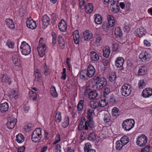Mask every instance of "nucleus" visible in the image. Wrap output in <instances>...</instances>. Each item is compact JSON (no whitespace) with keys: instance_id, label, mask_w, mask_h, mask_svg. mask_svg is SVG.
<instances>
[{"instance_id":"56","label":"nucleus","mask_w":152,"mask_h":152,"mask_svg":"<svg viewBox=\"0 0 152 152\" xmlns=\"http://www.w3.org/2000/svg\"><path fill=\"white\" fill-rule=\"evenodd\" d=\"M119 45L118 43H115L113 45V51H116L119 49Z\"/></svg>"},{"instance_id":"26","label":"nucleus","mask_w":152,"mask_h":152,"mask_svg":"<svg viewBox=\"0 0 152 152\" xmlns=\"http://www.w3.org/2000/svg\"><path fill=\"white\" fill-rule=\"evenodd\" d=\"M8 108L9 105L7 102H5L0 105V111L1 113L5 112L8 110Z\"/></svg>"},{"instance_id":"20","label":"nucleus","mask_w":152,"mask_h":152,"mask_svg":"<svg viewBox=\"0 0 152 152\" xmlns=\"http://www.w3.org/2000/svg\"><path fill=\"white\" fill-rule=\"evenodd\" d=\"M142 95L145 98L149 97L152 96V88H146L143 91Z\"/></svg>"},{"instance_id":"45","label":"nucleus","mask_w":152,"mask_h":152,"mask_svg":"<svg viewBox=\"0 0 152 152\" xmlns=\"http://www.w3.org/2000/svg\"><path fill=\"white\" fill-rule=\"evenodd\" d=\"M117 77L116 76V73L114 72L111 75H110L109 80L111 82H114L115 81Z\"/></svg>"},{"instance_id":"15","label":"nucleus","mask_w":152,"mask_h":152,"mask_svg":"<svg viewBox=\"0 0 152 152\" xmlns=\"http://www.w3.org/2000/svg\"><path fill=\"white\" fill-rule=\"evenodd\" d=\"M89 91L90 90L86 88L85 91V94H88V97L91 100L95 99L98 95V93L96 91Z\"/></svg>"},{"instance_id":"8","label":"nucleus","mask_w":152,"mask_h":152,"mask_svg":"<svg viewBox=\"0 0 152 152\" xmlns=\"http://www.w3.org/2000/svg\"><path fill=\"white\" fill-rule=\"evenodd\" d=\"M12 58L14 65L13 68L15 70L18 71L21 67L20 57L18 55H14L12 56Z\"/></svg>"},{"instance_id":"50","label":"nucleus","mask_w":152,"mask_h":152,"mask_svg":"<svg viewBox=\"0 0 152 152\" xmlns=\"http://www.w3.org/2000/svg\"><path fill=\"white\" fill-rule=\"evenodd\" d=\"M35 79L37 81H39L41 80L42 77L41 74L39 72H36L35 74Z\"/></svg>"},{"instance_id":"13","label":"nucleus","mask_w":152,"mask_h":152,"mask_svg":"<svg viewBox=\"0 0 152 152\" xmlns=\"http://www.w3.org/2000/svg\"><path fill=\"white\" fill-rule=\"evenodd\" d=\"M26 24V26L28 28L31 29H34L37 27V25L35 21L31 17L27 18Z\"/></svg>"},{"instance_id":"41","label":"nucleus","mask_w":152,"mask_h":152,"mask_svg":"<svg viewBox=\"0 0 152 152\" xmlns=\"http://www.w3.org/2000/svg\"><path fill=\"white\" fill-rule=\"evenodd\" d=\"M129 140V139L127 136H124L121 138L120 141H121V142H122V143L124 144V145H125L128 143Z\"/></svg>"},{"instance_id":"31","label":"nucleus","mask_w":152,"mask_h":152,"mask_svg":"<svg viewBox=\"0 0 152 152\" xmlns=\"http://www.w3.org/2000/svg\"><path fill=\"white\" fill-rule=\"evenodd\" d=\"M115 34L116 38H120L122 37L123 34L120 28L117 27L115 28Z\"/></svg>"},{"instance_id":"21","label":"nucleus","mask_w":152,"mask_h":152,"mask_svg":"<svg viewBox=\"0 0 152 152\" xmlns=\"http://www.w3.org/2000/svg\"><path fill=\"white\" fill-rule=\"evenodd\" d=\"M70 118L68 115H65L64 117L63 121L61 124V127L63 129L66 128L69 125Z\"/></svg>"},{"instance_id":"39","label":"nucleus","mask_w":152,"mask_h":152,"mask_svg":"<svg viewBox=\"0 0 152 152\" xmlns=\"http://www.w3.org/2000/svg\"><path fill=\"white\" fill-rule=\"evenodd\" d=\"M84 101L80 100L78 102L77 107L79 111L82 110L83 108Z\"/></svg>"},{"instance_id":"40","label":"nucleus","mask_w":152,"mask_h":152,"mask_svg":"<svg viewBox=\"0 0 152 152\" xmlns=\"http://www.w3.org/2000/svg\"><path fill=\"white\" fill-rule=\"evenodd\" d=\"M121 142L120 140H118L116 142V147L115 148L117 150H120L123 147L124 145Z\"/></svg>"},{"instance_id":"58","label":"nucleus","mask_w":152,"mask_h":152,"mask_svg":"<svg viewBox=\"0 0 152 152\" xmlns=\"http://www.w3.org/2000/svg\"><path fill=\"white\" fill-rule=\"evenodd\" d=\"M12 97L14 98L15 99H16L18 98V92L16 90H14L12 92Z\"/></svg>"},{"instance_id":"22","label":"nucleus","mask_w":152,"mask_h":152,"mask_svg":"<svg viewBox=\"0 0 152 152\" xmlns=\"http://www.w3.org/2000/svg\"><path fill=\"white\" fill-rule=\"evenodd\" d=\"M58 27L60 30L62 32H65L66 31L67 27L65 21L62 20L59 22L58 24Z\"/></svg>"},{"instance_id":"32","label":"nucleus","mask_w":152,"mask_h":152,"mask_svg":"<svg viewBox=\"0 0 152 152\" xmlns=\"http://www.w3.org/2000/svg\"><path fill=\"white\" fill-rule=\"evenodd\" d=\"M16 140L18 143H21L24 140V136L21 133H19L17 134L16 136Z\"/></svg>"},{"instance_id":"43","label":"nucleus","mask_w":152,"mask_h":152,"mask_svg":"<svg viewBox=\"0 0 152 152\" xmlns=\"http://www.w3.org/2000/svg\"><path fill=\"white\" fill-rule=\"evenodd\" d=\"M29 96L30 99L32 100H35L37 97V93L33 91H30Z\"/></svg>"},{"instance_id":"18","label":"nucleus","mask_w":152,"mask_h":152,"mask_svg":"<svg viewBox=\"0 0 152 152\" xmlns=\"http://www.w3.org/2000/svg\"><path fill=\"white\" fill-rule=\"evenodd\" d=\"M43 28H46L49 24H50V19L47 15H44L42 17V19Z\"/></svg>"},{"instance_id":"23","label":"nucleus","mask_w":152,"mask_h":152,"mask_svg":"<svg viewBox=\"0 0 152 152\" xmlns=\"http://www.w3.org/2000/svg\"><path fill=\"white\" fill-rule=\"evenodd\" d=\"M90 55L91 60L93 62L97 61L99 59V55L95 51H91L90 53Z\"/></svg>"},{"instance_id":"30","label":"nucleus","mask_w":152,"mask_h":152,"mask_svg":"<svg viewBox=\"0 0 152 152\" xmlns=\"http://www.w3.org/2000/svg\"><path fill=\"white\" fill-rule=\"evenodd\" d=\"M5 21L6 25L10 28L12 29L14 28V24L12 19H7L5 20Z\"/></svg>"},{"instance_id":"1","label":"nucleus","mask_w":152,"mask_h":152,"mask_svg":"<svg viewBox=\"0 0 152 152\" xmlns=\"http://www.w3.org/2000/svg\"><path fill=\"white\" fill-rule=\"evenodd\" d=\"M95 86L97 89L100 90L104 87L107 84L106 79L99 75H95L94 77Z\"/></svg>"},{"instance_id":"4","label":"nucleus","mask_w":152,"mask_h":152,"mask_svg":"<svg viewBox=\"0 0 152 152\" xmlns=\"http://www.w3.org/2000/svg\"><path fill=\"white\" fill-rule=\"evenodd\" d=\"M151 56L150 52L147 50L142 51L139 55L140 61L142 62H146L151 60Z\"/></svg>"},{"instance_id":"2","label":"nucleus","mask_w":152,"mask_h":152,"mask_svg":"<svg viewBox=\"0 0 152 152\" xmlns=\"http://www.w3.org/2000/svg\"><path fill=\"white\" fill-rule=\"evenodd\" d=\"M42 137V129L41 128H36L33 132L31 135V139L34 142H39Z\"/></svg>"},{"instance_id":"28","label":"nucleus","mask_w":152,"mask_h":152,"mask_svg":"<svg viewBox=\"0 0 152 152\" xmlns=\"http://www.w3.org/2000/svg\"><path fill=\"white\" fill-rule=\"evenodd\" d=\"M103 56L106 58L109 57L110 53V50L108 46H105L103 50Z\"/></svg>"},{"instance_id":"61","label":"nucleus","mask_w":152,"mask_h":152,"mask_svg":"<svg viewBox=\"0 0 152 152\" xmlns=\"http://www.w3.org/2000/svg\"><path fill=\"white\" fill-rule=\"evenodd\" d=\"M103 63L104 66H107L109 65L110 61L109 60L106 59H103Z\"/></svg>"},{"instance_id":"62","label":"nucleus","mask_w":152,"mask_h":152,"mask_svg":"<svg viewBox=\"0 0 152 152\" xmlns=\"http://www.w3.org/2000/svg\"><path fill=\"white\" fill-rule=\"evenodd\" d=\"M125 31L126 32H129L131 29V26L129 25H125L124 27Z\"/></svg>"},{"instance_id":"52","label":"nucleus","mask_w":152,"mask_h":152,"mask_svg":"<svg viewBox=\"0 0 152 152\" xmlns=\"http://www.w3.org/2000/svg\"><path fill=\"white\" fill-rule=\"evenodd\" d=\"M103 92V96L106 97V96L110 92V88L108 87H106L104 90Z\"/></svg>"},{"instance_id":"9","label":"nucleus","mask_w":152,"mask_h":152,"mask_svg":"<svg viewBox=\"0 0 152 152\" xmlns=\"http://www.w3.org/2000/svg\"><path fill=\"white\" fill-rule=\"evenodd\" d=\"M90 124L87 121H86V119L85 118L82 119L80 123V124L78 126V129L79 131L83 129H84L85 131L88 130L89 129L88 127L90 129L92 128L93 126H90Z\"/></svg>"},{"instance_id":"27","label":"nucleus","mask_w":152,"mask_h":152,"mask_svg":"<svg viewBox=\"0 0 152 152\" xmlns=\"http://www.w3.org/2000/svg\"><path fill=\"white\" fill-rule=\"evenodd\" d=\"M85 7L83 9H85V11L87 13H90L93 10V7L91 3H88V5L86 4L84 5Z\"/></svg>"},{"instance_id":"16","label":"nucleus","mask_w":152,"mask_h":152,"mask_svg":"<svg viewBox=\"0 0 152 152\" xmlns=\"http://www.w3.org/2000/svg\"><path fill=\"white\" fill-rule=\"evenodd\" d=\"M118 2H116V1L113 0L112 1L111 0V2H110V8H112V11L114 13H117L119 10V7L117 4Z\"/></svg>"},{"instance_id":"35","label":"nucleus","mask_w":152,"mask_h":152,"mask_svg":"<svg viewBox=\"0 0 152 152\" xmlns=\"http://www.w3.org/2000/svg\"><path fill=\"white\" fill-rule=\"evenodd\" d=\"M55 118L56 122L58 123L60 122L62 120L61 113L60 112L57 111L55 115Z\"/></svg>"},{"instance_id":"46","label":"nucleus","mask_w":152,"mask_h":152,"mask_svg":"<svg viewBox=\"0 0 152 152\" xmlns=\"http://www.w3.org/2000/svg\"><path fill=\"white\" fill-rule=\"evenodd\" d=\"M91 145L90 143H87L84 146V149L85 152H88L91 149Z\"/></svg>"},{"instance_id":"38","label":"nucleus","mask_w":152,"mask_h":152,"mask_svg":"<svg viewBox=\"0 0 152 152\" xmlns=\"http://www.w3.org/2000/svg\"><path fill=\"white\" fill-rule=\"evenodd\" d=\"M15 45V43L9 39L7 40L6 42V45L9 48L13 49Z\"/></svg>"},{"instance_id":"6","label":"nucleus","mask_w":152,"mask_h":152,"mask_svg":"<svg viewBox=\"0 0 152 152\" xmlns=\"http://www.w3.org/2000/svg\"><path fill=\"white\" fill-rule=\"evenodd\" d=\"M134 124L135 121L134 119H127L123 122L122 127L124 130L129 131L134 127Z\"/></svg>"},{"instance_id":"29","label":"nucleus","mask_w":152,"mask_h":152,"mask_svg":"<svg viewBox=\"0 0 152 152\" xmlns=\"http://www.w3.org/2000/svg\"><path fill=\"white\" fill-rule=\"evenodd\" d=\"M94 20L96 24H101L102 21V18L99 14H95L94 15Z\"/></svg>"},{"instance_id":"44","label":"nucleus","mask_w":152,"mask_h":152,"mask_svg":"<svg viewBox=\"0 0 152 152\" xmlns=\"http://www.w3.org/2000/svg\"><path fill=\"white\" fill-rule=\"evenodd\" d=\"M111 116L110 114L108 113L104 114V121L106 123L109 122L110 120Z\"/></svg>"},{"instance_id":"14","label":"nucleus","mask_w":152,"mask_h":152,"mask_svg":"<svg viewBox=\"0 0 152 152\" xmlns=\"http://www.w3.org/2000/svg\"><path fill=\"white\" fill-rule=\"evenodd\" d=\"M95 71L94 67L91 64H89L88 65L87 70H86V72L87 74V76L89 78L92 77L94 75Z\"/></svg>"},{"instance_id":"33","label":"nucleus","mask_w":152,"mask_h":152,"mask_svg":"<svg viewBox=\"0 0 152 152\" xmlns=\"http://www.w3.org/2000/svg\"><path fill=\"white\" fill-rule=\"evenodd\" d=\"M80 78L84 80L87 79V75L86 72V69H83L81 70L79 74Z\"/></svg>"},{"instance_id":"59","label":"nucleus","mask_w":152,"mask_h":152,"mask_svg":"<svg viewBox=\"0 0 152 152\" xmlns=\"http://www.w3.org/2000/svg\"><path fill=\"white\" fill-rule=\"evenodd\" d=\"M102 28L104 31L106 32L108 31L109 28L107 24L104 23L102 24Z\"/></svg>"},{"instance_id":"24","label":"nucleus","mask_w":152,"mask_h":152,"mask_svg":"<svg viewBox=\"0 0 152 152\" xmlns=\"http://www.w3.org/2000/svg\"><path fill=\"white\" fill-rule=\"evenodd\" d=\"M124 62V58L122 57L117 58L115 61L116 66L118 68L122 67Z\"/></svg>"},{"instance_id":"57","label":"nucleus","mask_w":152,"mask_h":152,"mask_svg":"<svg viewBox=\"0 0 152 152\" xmlns=\"http://www.w3.org/2000/svg\"><path fill=\"white\" fill-rule=\"evenodd\" d=\"M73 38H79V34L78 30H75L73 33Z\"/></svg>"},{"instance_id":"37","label":"nucleus","mask_w":152,"mask_h":152,"mask_svg":"<svg viewBox=\"0 0 152 152\" xmlns=\"http://www.w3.org/2000/svg\"><path fill=\"white\" fill-rule=\"evenodd\" d=\"M90 106L94 110L99 107V105L98 101H91L89 104Z\"/></svg>"},{"instance_id":"25","label":"nucleus","mask_w":152,"mask_h":152,"mask_svg":"<svg viewBox=\"0 0 152 152\" xmlns=\"http://www.w3.org/2000/svg\"><path fill=\"white\" fill-rule=\"evenodd\" d=\"M105 97L104 96L102 97L98 101L99 107H104L107 104L108 102L106 101Z\"/></svg>"},{"instance_id":"53","label":"nucleus","mask_w":152,"mask_h":152,"mask_svg":"<svg viewBox=\"0 0 152 152\" xmlns=\"http://www.w3.org/2000/svg\"><path fill=\"white\" fill-rule=\"evenodd\" d=\"M103 43L102 39H96L95 44L97 46H100Z\"/></svg>"},{"instance_id":"63","label":"nucleus","mask_w":152,"mask_h":152,"mask_svg":"<svg viewBox=\"0 0 152 152\" xmlns=\"http://www.w3.org/2000/svg\"><path fill=\"white\" fill-rule=\"evenodd\" d=\"M150 147L149 146H146L144 148L142 149V152H149L150 150Z\"/></svg>"},{"instance_id":"11","label":"nucleus","mask_w":152,"mask_h":152,"mask_svg":"<svg viewBox=\"0 0 152 152\" xmlns=\"http://www.w3.org/2000/svg\"><path fill=\"white\" fill-rule=\"evenodd\" d=\"M95 114L94 110L89 109L87 111V117L88 121H87L90 124V126H93L94 124V121H93V116Z\"/></svg>"},{"instance_id":"3","label":"nucleus","mask_w":152,"mask_h":152,"mask_svg":"<svg viewBox=\"0 0 152 152\" xmlns=\"http://www.w3.org/2000/svg\"><path fill=\"white\" fill-rule=\"evenodd\" d=\"M19 48L20 51L23 55L28 56L31 52V48L30 45L25 41L21 42Z\"/></svg>"},{"instance_id":"47","label":"nucleus","mask_w":152,"mask_h":152,"mask_svg":"<svg viewBox=\"0 0 152 152\" xmlns=\"http://www.w3.org/2000/svg\"><path fill=\"white\" fill-rule=\"evenodd\" d=\"M96 134L93 132H91L90 133L88 136V139L89 140L94 141L96 139Z\"/></svg>"},{"instance_id":"7","label":"nucleus","mask_w":152,"mask_h":152,"mask_svg":"<svg viewBox=\"0 0 152 152\" xmlns=\"http://www.w3.org/2000/svg\"><path fill=\"white\" fill-rule=\"evenodd\" d=\"M120 92L123 96L125 97L128 96L132 92L131 86L128 84L123 85L120 89Z\"/></svg>"},{"instance_id":"5","label":"nucleus","mask_w":152,"mask_h":152,"mask_svg":"<svg viewBox=\"0 0 152 152\" xmlns=\"http://www.w3.org/2000/svg\"><path fill=\"white\" fill-rule=\"evenodd\" d=\"M46 48V46L44 42L43 39H40L37 50L40 57H42L45 55Z\"/></svg>"},{"instance_id":"42","label":"nucleus","mask_w":152,"mask_h":152,"mask_svg":"<svg viewBox=\"0 0 152 152\" xmlns=\"http://www.w3.org/2000/svg\"><path fill=\"white\" fill-rule=\"evenodd\" d=\"M146 71L145 70V67L144 66H142L140 68L138 71V74L139 75H144L146 72Z\"/></svg>"},{"instance_id":"10","label":"nucleus","mask_w":152,"mask_h":152,"mask_svg":"<svg viewBox=\"0 0 152 152\" xmlns=\"http://www.w3.org/2000/svg\"><path fill=\"white\" fill-rule=\"evenodd\" d=\"M147 137L145 135L142 134L139 136L137 139L136 143L140 146H145L147 142Z\"/></svg>"},{"instance_id":"12","label":"nucleus","mask_w":152,"mask_h":152,"mask_svg":"<svg viewBox=\"0 0 152 152\" xmlns=\"http://www.w3.org/2000/svg\"><path fill=\"white\" fill-rule=\"evenodd\" d=\"M17 122V119L13 116H11L9 117L7 123V127L10 129L13 128L16 124Z\"/></svg>"},{"instance_id":"48","label":"nucleus","mask_w":152,"mask_h":152,"mask_svg":"<svg viewBox=\"0 0 152 152\" xmlns=\"http://www.w3.org/2000/svg\"><path fill=\"white\" fill-rule=\"evenodd\" d=\"M145 85V84L143 80H141L139 81L138 83V86L140 89H142L144 88Z\"/></svg>"},{"instance_id":"49","label":"nucleus","mask_w":152,"mask_h":152,"mask_svg":"<svg viewBox=\"0 0 152 152\" xmlns=\"http://www.w3.org/2000/svg\"><path fill=\"white\" fill-rule=\"evenodd\" d=\"M88 130L85 131L84 132H82L80 135V138L81 140H83L87 136L88 133Z\"/></svg>"},{"instance_id":"54","label":"nucleus","mask_w":152,"mask_h":152,"mask_svg":"<svg viewBox=\"0 0 152 152\" xmlns=\"http://www.w3.org/2000/svg\"><path fill=\"white\" fill-rule=\"evenodd\" d=\"M66 68H63V72L62 73V76L61 79L64 80H65L66 78Z\"/></svg>"},{"instance_id":"51","label":"nucleus","mask_w":152,"mask_h":152,"mask_svg":"<svg viewBox=\"0 0 152 152\" xmlns=\"http://www.w3.org/2000/svg\"><path fill=\"white\" fill-rule=\"evenodd\" d=\"M87 0H79V4L80 8L83 10L85 7L84 5L86 4Z\"/></svg>"},{"instance_id":"34","label":"nucleus","mask_w":152,"mask_h":152,"mask_svg":"<svg viewBox=\"0 0 152 152\" xmlns=\"http://www.w3.org/2000/svg\"><path fill=\"white\" fill-rule=\"evenodd\" d=\"M83 36L84 38H92L93 34L90 31L86 30L83 33Z\"/></svg>"},{"instance_id":"60","label":"nucleus","mask_w":152,"mask_h":152,"mask_svg":"<svg viewBox=\"0 0 152 152\" xmlns=\"http://www.w3.org/2000/svg\"><path fill=\"white\" fill-rule=\"evenodd\" d=\"M116 100L115 99V97L114 96H111L110 99V103L112 104H113L116 102Z\"/></svg>"},{"instance_id":"17","label":"nucleus","mask_w":152,"mask_h":152,"mask_svg":"<svg viewBox=\"0 0 152 152\" xmlns=\"http://www.w3.org/2000/svg\"><path fill=\"white\" fill-rule=\"evenodd\" d=\"M0 78H1L2 82L4 83H5L6 84L10 85L12 82L11 79L9 77L7 76L6 74L1 75L0 76Z\"/></svg>"},{"instance_id":"19","label":"nucleus","mask_w":152,"mask_h":152,"mask_svg":"<svg viewBox=\"0 0 152 152\" xmlns=\"http://www.w3.org/2000/svg\"><path fill=\"white\" fill-rule=\"evenodd\" d=\"M145 33V29L142 27L137 28L134 31V34L137 37H141L144 35Z\"/></svg>"},{"instance_id":"36","label":"nucleus","mask_w":152,"mask_h":152,"mask_svg":"<svg viewBox=\"0 0 152 152\" xmlns=\"http://www.w3.org/2000/svg\"><path fill=\"white\" fill-rule=\"evenodd\" d=\"M50 93L53 97L56 98L58 96L56 88L53 86H52L51 87Z\"/></svg>"},{"instance_id":"55","label":"nucleus","mask_w":152,"mask_h":152,"mask_svg":"<svg viewBox=\"0 0 152 152\" xmlns=\"http://www.w3.org/2000/svg\"><path fill=\"white\" fill-rule=\"evenodd\" d=\"M55 140L53 142V144H56L58 143L61 140L60 135L59 134H58L56 135L55 138Z\"/></svg>"},{"instance_id":"64","label":"nucleus","mask_w":152,"mask_h":152,"mask_svg":"<svg viewBox=\"0 0 152 152\" xmlns=\"http://www.w3.org/2000/svg\"><path fill=\"white\" fill-rule=\"evenodd\" d=\"M56 152H61V146L59 144H57L55 148Z\"/></svg>"}]
</instances>
